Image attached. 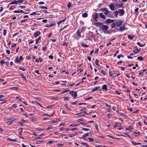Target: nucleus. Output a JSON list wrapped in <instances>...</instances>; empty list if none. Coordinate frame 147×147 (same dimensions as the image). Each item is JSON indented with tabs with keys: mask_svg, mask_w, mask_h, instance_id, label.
I'll return each mask as SVG.
<instances>
[{
	"mask_svg": "<svg viewBox=\"0 0 147 147\" xmlns=\"http://www.w3.org/2000/svg\"><path fill=\"white\" fill-rule=\"evenodd\" d=\"M138 59L139 60H142L143 59L141 57H138Z\"/></svg>",
	"mask_w": 147,
	"mask_h": 147,
	"instance_id": "49",
	"label": "nucleus"
},
{
	"mask_svg": "<svg viewBox=\"0 0 147 147\" xmlns=\"http://www.w3.org/2000/svg\"><path fill=\"white\" fill-rule=\"evenodd\" d=\"M53 25H54V24H46L45 25V26L46 27H50L51 26H52Z\"/></svg>",
	"mask_w": 147,
	"mask_h": 147,
	"instance_id": "23",
	"label": "nucleus"
},
{
	"mask_svg": "<svg viewBox=\"0 0 147 147\" xmlns=\"http://www.w3.org/2000/svg\"><path fill=\"white\" fill-rule=\"evenodd\" d=\"M122 23V22L121 20H119L116 22V24L118 26H121Z\"/></svg>",
	"mask_w": 147,
	"mask_h": 147,
	"instance_id": "5",
	"label": "nucleus"
},
{
	"mask_svg": "<svg viewBox=\"0 0 147 147\" xmlns=\"http://www.w3.org/2000/svg\"><path fill=\"white\" fill-rule=\"evenodd\" d=\"M117 112L118 113H119V114H120L121 115H123V116H125V114L124 113H122L121 112V111L119 110H118V111H117Z\"/></svg>",
	"mask_w": 147,
	"mask_h": 147,
	"instance_id": "14",
	"label": "nucleus"
},
{
	"mask_svg": "<svg viewBox=\"0 0 147 147\" xmlns=\"http://www.w3.org/2000/svg\"><path fill=\"white\" fill-rule=\"evenodd\" d=\"M77 33L78 35L80 37L81 36L80 34V30H78L77 31Z\"/></svg>",
	"mask_w": 147,
	"mask_h": 147,
	"instance_id": "31",
	"label": "nucleus"
},
{
	"mask_svg": "<svg viewBox=\"0 0 147 147\" xmlns=\"http://www.w3.org/2000/svg\"><path fill=\"white\" fill-rule=\"evenodd\" d=\"M6 33V31L5 30H3V34L4 36H5Z\"/></svg>",
	"mask_w": 147,
	"mask_h": 147,
	"instance_id": "44",
	"label": "nucleus"
},
{
	"mask_svg": "<svg viewBox=\"0 0 147 147\" xmlns=\"http://www.w3.org/2000/svg\"><path fill=\"white\" fill-rule=\"evenodd\" d=\"M99 16H100V17L104 19H106V16H104L103 14L102 13H100L99 14Z\"/></svg>",
	"mask_w": 147,
	"mask_h": 147,
	"instance_id": "10",
	"label": "nucleus"
},
{
	"mask_svg": "<svg viewBox=\"0 0 147 147\" xmlns=\"http://www.w3.org/2000/svg\"><path fill=\"white\" fill-rule=\"evenodd\" d=\"M88 135L89 134L88 133L85 134L82 136V137L84 139V137L87 136H88Z\"/></svg>",
	"mask_w": 147,
	"mask_h": 147,
	"instance_id": "19",
	"label": "nucleus"
},
{
	"mask_svg": "<svg viewBox=\"0 0 147 147\" xmlns=\"http://www.w3.org/2000/svg\"><path fill=\"white\" fill-rule=\"evenodd\" d=\"M77 129V128H74L71 129L70 130L71 131H75L76 129Z\"/></svg>",
	"mask_w": 147,
	"mask_h": 147,
	"instance_id": "64",
	"label": "nucleus"
},
{
	"mask_svg": "<svg viewBox=\"0 0 147 147\" xmlns=\"http://www.w3.org/2000/svg\"><path fill=\"white\" fill-rule=\"evenodd\" d=\"M88 139L89 140L90 142H92L94 140L92 138H89Z\"/></svg>",
	"mask_w": 147,
	"mask_h": 147,
	"instance_id": "43",
	"label": "nucleus"
},
{
	"mask_svg": "<svg viewBox=\"0 0 147 147\" xmlns=\"http://www.w3.org/2000/svg\"><path fill=\"white\" fill-rule=\"evenodd\" d=\"M106 21L107 23H111L113 22V20L110 19H107Z\"/></svg>",
	"mask_w": 147,
	"mask_h": 147,
	"instance_id": "13",
	"label": "nucleus"
},
{
	"mask_svg": "<svg viewBox=\"0 0 147 147\" xmlns=\"http://www.w3.org/2000/svg\"><path fill=\"white\" fill-rule=\"evenodd\" d=\"M102 89L105 90H106L107 89V86L106 85H104L102 86Z\"/></svg>",
	"mask_w": 147,
	"mask_h": 147,
	"instance_id": "29",
	"label": "nucleus"
},
{
	"mask_svg": "<svg viewBox=\"0 0 147 147\" xmlns=\"http://www.w3.org/2000/svg\"><path fill=\"white\" fill-rule=\"evenodd\" d=\"M69 93L72 96H73L74 98H76L77 96V92L74 91H71L69 92Z\"/></svg>",
	"mask_w": 147,
	"mask_h": 147,
	"instance_id": "3",
	"label": "nucleus"
},
{
	"mask_svg": "<svg viewBox=\"0 0 147 147\" xmlns=\"http://www.w3.org/2000/svg\"><path fill=\"white\" fill-rule=\"evenodd\" d=\"M40 39V37H39L36 40V44H37L38 43V40Z\"/></svg>",
	"mask_w": 147,
	"mask_h": 147,
	"instance_id": "45",
	"label": "nucleus"
},
{
	"mask_svg": "<svg viewBox=\"0 0 147 147\" xmlns=\"http://www.w3.org/2000/svg\"><path fill=\"white\" fill-rule=\"evenodd\" d=\"M137 44L138 45H139L140 46V47H142V46H144V45H142L140 44V42H137Z\"/></svg>",
	"mask_w": 147,
	"mask_h": 147,
	"instance_id": "46",
	"label": "nucleus"
},
{
	"mask_svg": "<svg viewBox=\"0 0 147 147\" xmlns=\"http://www.w3.org/2000/svg\"><path fill=\"white\" fill-rule=\"evenodd\" d=\"M12 107L14 108H16L17 107V105L16 104H14L12 105Z\"/></svg>",
	"mask_w": 147,
	"mask_h": 147,
	"instance_id": "55",
	"label": "nucleus"
},
{
	"mask_svg": "<svg viewBox=\"0 0 147 147\" xmlns=\"http://www.w3.org/2000/svg\"><path fill=\"white\" fill-rule=\"evenodd\" d=\"M116 24L115 23H113L111 24V28H114L115 26H116Z\"/></svg>",
	"mask_w": 147,
	"mask_h": 147,
	"instance_id": "22",
	"label": "nucleus"
},
{
	"mask_svg": "<svg viewBox=\"0 0 147 147\" xmlns=\"http://www.w3.org/2000/svg\"><path fill=\"white\" fill-rule=\"evenodd\" d=\"M57 121H56L55 120H53L51 121V123H55L57 122Z\"/></svg>",
	"mask_w": 147,
	"mask_h": 147,
	"instance_id": "60",
	"label": "nucleus"
},
{
	"mask_svg": "<svg viewBox=\"0 0 147 147\" xmlns=\"http://www.w3.org/2000/svg\"><path fill=\"white\" fill-rule=\"evenodd\" d=\"M34 71L37 74H41V73H40L39 71L38 70H36Z\"/></svg>",
	"mask_w": 147,
	"mask_h": 147,
	"instance_id": "33",
	"label": "nucleus"
},
{
	"mask_svg": "<svg viewBox=\"0 0 147 147\" xmlns=\"http://www.w3.org/2000/svg\"><path fill=\"white\" fill-rule=\"evenodd\" d=\"M38 3H39V4L40 5H42L44 3V2H43L41 1V2H39Z\"/></svg>",
	"mask_w": 147,
	"mask_h": 147,
	"instance_id": "57",
	"label": "nucleus"
},
{
	"mask_svg": "<svg viewBox=\"0 0 147 147\" xmlns=\"http://www.w3.org/2000/svg\"><path fill=\"white\" fill-rule=\"evenodd\" d=\"M21 76H22V78L24 79V80L25 81H26L27 80H26V78L24 76V75H21Z\"/></svg>",
	"mask_w": 147,
	"mask_h": 147,
	"instance_id": "48",
	"label": "nucleus"
},
{
	"mask_svg": "<svg viewBox=\"0 0 147 147\" xmlns=\"http://www.w3.org/2000/svg\"><path fill=\"white\" fill-rule=\"evenodd\" d=\"M109 7L111 10H114V5L113 4H112L109 5Z\"/></svg>",
	"mask_w": 147,
	"mask_h": 147,
	"instance_id": "11",
	"label": "nucleus"
},
{
	"mask_svg": "<svg viewBox=\"0 0 147 147\" xmlns=\"http://www.w3.org/2000/svg\"><path fill=\"white\" fill-rule=\"evenodd\" d=\"M53 106V105H52L47 107V108H49V109L51 108H52Z\"/></svg>",
	"mask_w": 147,
	"mask_h": 147,
	"instance_id": "56",
	"label": "nucleus"
},
{
	"mask_svg": "<svg viewBox=\"0 0 147 147\" xmlns=\"http://www.w3.org/2000/svg\"><path fill=\"white\" fill-rule=\"evenodd\" d=\"M11 121H8L6 122V124L8 125H10L11 124Z\"/></svg>",
	"mask_w": 147,
	"mask_h": 147,
	"instance_id": "42",
	"label": "nucleus"
},
{
	"mask_svg": "<svg viewBox=\"0 0 147 147\" xmlns=\"http://www.w3.org/2000/svg\"><path fill=\"white\" fill-rule=\"evenodd\" d=\"M109 76H111L113 75V74L111 73V71H110L109 72Z\"/></svg>",
	"mask_w": 147,
	"mask_h": 147,
	"instance_id": "61",
	"label": "nucleus"
},
{
	"mask_svg": "<svg viewBox=\"0 0 147 147\" xmlns=\"http://www.w3.org/2000/svg\"><path fill=\"white\" fill-rule=\"evenodd\" d=\"M134 135L136 136H137L138 135H139L140 134V132L139 131L137 133L136 132H134Z\"/></svg>",
	"mask_w": 147,
	"mask_h": 147,
	"instance_id": "36",
	"label": "nucleus"
},
{
	"mask_svg": "<svg viewBox=\"0 0 147 147\" xmlns=\"http://www.w3.org/2000/svg\"><path fill=\"white\" fill-rule=\"evenodd\" d=\"M36 61L37 62H38L39 61L41 62L42 61V60L40 58H39L38 59H36Z\"/></svg>",
	"mask_w": 147,
	"mask_h": 147,
	"instance_id": "35",
	"label": "nucleus"
},
{
	"mask_svg": "<svg viewBox=\"0 0 147 147\" xmlns=\"http://www.w3.org/2000/svg\"><path fill=\"white\" fill-rule=\"evenodd\" d=\"M78 125V124H76V125L71 124V125H69L70 126H71V127H74L77 126Z\"/></svg>",
	"mask_w": 147,
	"mask_h": 147,
	"instance_id": "38",
	"label": "nucleus"
},
{
	"mask_svg": "<svg viewBox=\"0 0 147 147\" xmlns=\"http://www.w3.org/2000/svg\"><path fill=\"white\" fill-rule=\"evenodd\" d=\"M75 135V134H69V136L71 137H73Z\"/></svg>",
	"mask_w": 147,
	"mask_h": 147,
	"instance_id": "53",
	"label": "nucleus"
},
{
	"mask_svg": "<svg viewBox=\"0 0 147 147\" xmlns=\"http://www.w3.org/2000/svg\"><path fill=\"white\" fill-rule=\"evenodd\" d=\"M101 72L103 74H104V75H105L106 74L105 71L103 69H102L101 70Z\"/></svg>",
	"mask_w": 147,
	"mask_h": 147,
	"instance_id": "39",
	"label": "nucleus"
},
{
	"mask_svg": "<svg viewBox=\"0 0 147 147\" xmlns=\"http://www.w3.org/2000/svg\"><path fill=\"white\" fill-rule=\"evenodd\" d=\"M23 0H18V1H17V4L18 3H22L23 2Z\"/></svg>",
	"mask_w": 147,
	"mask_h": 147,
	"instance_id": "40",
	"label": "nucleus"
},
{
	"mask_svg": "<svg viewBox=\"0 0 147 147\" xmlns=\"http://www.w3.org/2000/svg\"><path fill=\"white\" fill-rule=\"evenodd\" d=\"M94 24L96 26L100 27V26H102V23L100 22H95Z\"/></svg>",
	"mask_w": 147,
	"mask_h": 147,
	"instance_id": "7",
	"label": "nucleus"
},
{
	"mask_svg": "<svg viewBox=\"0 0 147 147\" xmlns=\"http://www.w3.org/2000/svg\"><path fill=\"white\" fill-rule=\"evenodd\" d=\"M105 105L107 107H109V108H111V106L109 105H108L107 103H105Z\"/></svg>",
	"mask_w": 147,
	"mask_h": 147,
	"instance_id": "63",
	"label": "nucleus"
},
{
	"mask_svg": "<svg viewBox=\"0 0 147 147\" xmlns=\"http://www.w3.org/2000/svg\"><path fill=\"white\" fill-rule=\"evenodd\" d=\"M77 103H78V101H76L74 102H72L71 104L73 105H74V104H77Z\"/></svg>",
	"mask_w": 147,
	"mask_h": 147,
	"instance_id": "52",
	"label": "nucleus"
},
{
	"mask_svg": "<svg viewBox=\"0 0 147 147\" xmlns=\"http://www.w3.org/2000/svg\"><path fill=\"white\" fill-rule=\"evenodd\" d=\"M16 98L18 99L19 100V101H21V99H20V96H17V97H16Z\"/></svg>",
	"mask_w": 147,
	"mask_h": 147,
	"instance_id": "50",
	"label": "nucleus"
},
{
	"mask_svg": "<svg viewBox=\"0 0 147 147\" xmlns=\"http://www.w3.org/2000/svg\"><path fill=\"white\" fill-rule=\"evenodd\" d=\"M82 130L85 131H88L89 130V129L88 128H82Z\"/></svg>",
	"mask_w": 147,
	"mask_h": 147,
	"instance_id": "32",
	"label": "nucleus"
},
{
	"mask_svg": "<svg viewBox=\"0 0 147 147\" xmlns=\"http://www.w3.org/2000/svg\"><path fill=\"white\" fill-rule=\"evenodd\" d=\"M65 20V19H64L63 20H61L60 21L57 22V24L58 25L61 24V23L63 22Z\"/></svg>",
	"mask_w": 147,
	"mask_h": 147,
	"instance_id": "18",
	"label": "nucleus"
},
{
	"mask_svg": "<svg viewBox=\"0 0 147 147\" xmlns=\"http://www.w3.org/2000/svg\"><path fill=\"white\" fill-rule=\"evenodd\" d=\"M81 45L82 47H88V45H86L85 44H84L83 43H82Z\"/></svg>",
	"mask_w": 147,
	"mask_h": 147,
	"instance_id": "20",
	"label": "nucleus"
},
{
	"mask_svg": "<svg viewBox=\"0 0 147 147\" xmlns=\"http://www.w3.org/2000/svg\"><path fill=\"white\" fill-rule=\"evenodd\" d=\"M131 143H132V144H133L134 146H136V145H139V143H134V142H132Z\"/></svg>",
	"mask_w": 147,
	"mask_h": 147,
	"instance_id": "41",
	"label": "nucleus"
},
{
	"mask_svg": "<svg viewBox=\"0 0 147 147\" xmlns=\"http://www.w3.org/2000/svg\"><path fill=\"white\" fill-rule=\"evenodd\" d=\"M53 128V127H52L51 126H50L47 128V129H46L47 130H49L50 129H52Z\"/></svg>",
	"mask_w": 147,
	"mask_h": 147,
	"instance_id": "37",
	"label": "nucleus"
},
{
	"mask_svg": "<svg viewBox=\"0 0 147 147\" xmlns=\"http://www.w3.org/2000/svg\"><path fill=\"white\" fill-rule=\"evenodd\" d=\"M128 38H129L130 40H132L133 39V38L134 37V36H131L130 35H128Z\"/></svg>",
	"mask_w": 147,
	"mask_h": 147,
	"instance_id": "25",
	"label": "nucleus"
},
{
	"mask_svg": "<svg viewBox=\"0 0 147 147\" xmlns=\"http://www.w3.org/2000/svg\"><path fill=\"white\" fill-rule=\"evenodd\" d=\"M82 16L83 17H86L88 16V14L86 13H84L82 14Z\"/></svg>",
	"mask_w": 147,
	"mask_h": 147,
	"instance_id": "17",
	"label": "nucleus"
},
{
	"mask_svg": "<svg viewBox=\"0 0 147 147\" xmlns=\"http://www.w3.org/2000/svg\"><path fill=\"white\" fill-rule=\"evenodd\" d=\"M100 11H102L106 15H107L109 14V11L105 8L101 9Z\"/></svg>",
	"mask_w": 147,
	"mask_h": 147,
	"instance_id": "2",
	"label": "nucleus"
},
{
	"mask_svg": "<svg viewBox=\"0 0 147 147\" xmlns=\"http://www.w3.org/2000/svg\"><path fill=\"white\" fill-rule=\"evenodd\" d=\"M17 4V1H14L11 2L9 4Z\"/></svg>",
	"mask_w": 147,
	"mask_h": 147,
	"instance_id": "16",
	"label": "nucleus"
},
{
	"mask_svg": "<svg viewBox=\"0 0 147 147\" xmlns=\"http://www.w3.org/2000/svg\"><path fill=\"white\" fill-rule=\"evenodd\" d=\"M36 14H37L38 15H40L39 14H37L35 12H32V13L30 14V15L31 16V15H36Z\"/></svg>",
	"mask_w": 147,
	"mask_h": 147,
	"instance_id": "34",
	"label": "nucleus"
},
{
	"mask_svg": "<svg viewBox=\"0 0 147 147\" xmlns=\"http://www.w3.org/2000/svg\"><path fill=\"white\" fill-rule=\"evenodd\" d=\"M30 119L32 121L35 122L36 121V119L33 117L30 118Z\"/></svg>",
	"mask_w": 147,
	"mask_h": 147,
	"instance_id": "27",
	"label": "nucleus"
},
{
	"mask_svg": "<svg viewBox=\"0 0 147 147\" xmlns=\"http://www.w3.org/2000/svg\"><path fill=\"white\" fill-rule=\"evenodd\" d=\"M125 30V27L123 25L119 28V31L122 32Z\"/></svg>",
	"mask_w": 147,
	"mask_h": 147,
	"instance_id": "12",
	"label": "nucleus"
},
{
	"mask_svg": "<svg viewBox=\"0 0 147 147\" xmlns=\"http://www.w3.org/2000/svg\"><path fill=\"white\" fill-rule=\"evenodd\" d=\"M100 28L105 33H106V31L108 29V26H107L105 25H102Z\"/></svg>",
	"mask_w": 147,
	"mask_h": 147,
	"instance_id": "1",
	"label": "nucleus"
},
{
	"mask_svg": "<svg viewBox=\"0 0 147 147\" xmlns=\"http://www.w3.org/2000/svg\"><path fill=\"white\" fill-rule=\"evenodd\" d=\"M40 34V32L39 31H37L35 32L34 34V36L35 37H36L38 36Z\"/></svg>",
	"mask_w": 147,
	"mask_h": 147,
	"instance_id": "9",
	"label": "nucleus"
},
{
	"mask_svg": "<svg viewBox=\"0 0 147 147\" xmlns=\"http://www.w3.org/2000/svg\"><path fill=\"white\" fill-rule=\"evenodd\" d=\"M39 7L42 9H47V8L46 7L40 6Z\"/></svg>",
	"mask_w": 147,
	"mask_h": 147,
	"instance_id": "26",
	"label": "nucleus"
},
{
	"mask_svg": "<svg viewBox=\"0 0 147 147\" xmlns=\"http://www.w3.org/2000/svg\"><path fill=\"white\" fill-rule=\"evenodd\" d=\"M64 100H69V97H65L64 98Z\"/></svg>",
	"mask_w": 147,
	"mask_h": 147,
	"instance_id": "47",
	"label": "nucleus"
},
{
	"mask_svg": "<svg viewBox=\"0 0 147 147\" xmlns=\"http://www.w3.org/2000/svg\"><path fill=\"white\" fill-rule=\"evenodd\" d=\"M14 13H19V10L14 11L13 12Z\"/></svg>",
	"mask_w": 147,
	"mask_h": 147,
	"instance_id": "59",
	"label": "nucleus"
},
{
	"mask_svg": "<svg viewBox=\"0 0 147 147\" xmlns=\"http://www.w3.org/2000/svg\"><path fill=\"white\" fill-rule=\"evenodd\" d=\"M23 59V57L22 56H20L19 58H18V57H17L16 61L17 63H19Z\"/></svg>",
	"mask_w": 147,
	"mask_h": 147,
	"instance_id": "4",
	"label": "nucleus"
},
{
	"mask_svg": "<svg viewBox=\"0 0 147 147\" xmlns=\"http://www.w3.org/2000/svg\"><path fill=\"white\" fill-rule=\"evenodd\" d=\"M100 89V87H96L95 88L93 89L92 90V91L94 92L95 90H98Z\"/></svg>",
	"mask_w": 147,
	"mask_h": 147,
	"instance_id": "15",
	"label": "nucleus"
},
{
	"mask_svg": "<svg viewBox=\"0 0 147 147\" xmlns=\"http://www.w3.org/2000/svg\"><path fill=\"white\" fill-rule=\"evenodd\" d=\"M121 125L119 124H116L114 126V127L115 128H116L117 127H120Z\"/></svg>",
	"mask_w": 147,
	"mask_h": 147,
	"instance_id": "30",
	"label": "nucleus"
},
{
	"mask_svg": "<svg viewBox=\"0 0 147 147\" xmlns=\"http://www.w3.org/2000/svg\"><path fill=\"white\" fill-rule=\"evenodd\" d=\"M36 103L38 104V105L40 106L41 107H42L41 106L40 103H38V102H36Z\"/></svg>",
	"mask_w": 147,
	"mask_h": 147,
	"instance_id": "62",
	"label": "nucleus"
},
{
	"mask_svg": "<svg viewBox=\"0 0 147 147\" xmlns=\"http://www.w3.org/2000/svg\"><path fill=\"white\" fill-rule=\"evenodd\" d=\"M49 58L50 59H53V56H52V55H50V56L49 57Z\"/></svg>",
	"mask_w": 147,
	"mask_h": 147,
	"instance_id": "54",
	"label": "nucleus"
},
{
	"mask_svg": "<svg viewBox=\"0 0 147 147\" xmlns=\"http://www.w3.org/2000/svg\"><path fill=\"white\" fill-rule=\"evenodd\" d=\"M7 140H10L12 141L15 142L16 141V139H12L8 138H7Z\"/></svg>",
	"mask_w": 147,
	"mask_h": 147,
	"instance_id": "21",
	"label": "nucleus"
},
{
	"mask_svg": "<svg viewBox=\"0 0 147 147\" xmlns=\"http://www.w3.org/2000/svg\"><path fill=\"white\" fill-rule=\"evenodd\" d=\"M19 69L24 71L26 70V69L24 68L20 67L19 68Z\"/></svg>",
	"mask_w": 147,
	"mask_h": 147,
	"instance_id": "51",
	"label": "nucleus"
},
{
	"mask_svg": "<svg viewBox=\"0 0 147 147\" xmlns=\"http://www.w3.org/2000/svg\"><path fill=\"white\" fill-rule=\"evenodd\" d=\"M69 91V90H64V91H63L62 92H61V93H65L67 92L68 91Z\"/></svg>",
	"mask_w": 147,
	"mask_h": 147,
	"instance_id": "58",
	"label": "nucleus"
},
{
	"mask_svg": "<svg viewBox=\"0 0 147 147\" xmlns=\"http://www.w3.org/2000/svg\"><path fill=\"white\" fill-rule=\"evenodd\" d=\"M96 62H95V63L96 64V65H97L98 66H99V64L98 63V62H99V60H98V59H96Z\"/></svg>",
	"mask_w": 147,
	"mask_h": 147,
	"instance_id": "28",
	"label": "nucleus"
},
{
	"mask_svg": "<svg viewBox=\"0 0 147 147\" xmlns=\"http://www.w3.org/2000/svg\"><path fill=\"white\" fill-rule=\"evenodd\" d=\"M64 107L66 108V109L68 110H71V109H70L68 107H67V104H65L64 105Z\"/></svg>",
	"mask_w": 147,
	"mask_h": 147,
	"instance_id": "24",
	"label": "nucleus"
},
{
	"mask_svg": "<svg viewBox=\"0 0 147 147\" xmlns=\"http://www.w3.org/2000/svg\"><path fill=\"white\" fill-rule=\"evenodd\" d=\"M118 12L119 14L123 15L124 13V11L123 9H119L118 10Z\"/></svg>",
	"mask_w": 147,
	"mask_h": 147,
	"instance_id": "8",
	"label": "nucleus"
},
{
	"mask_svg": "<svg viewBox=\"0 0 147 147\" xmlns=\"http://www.w3.org/2000/svg\"><path fill=\"white\" fill-rule=\"evenodd\" d=\"M98 17V14L97 13H96L93 16V19L96 21H97V19Z\"/></svg>",
	"mask_w": 147,
	"mask_h": 147,
	"instance_id": "6",
	"label": "nucleus"
}]
</instances>
